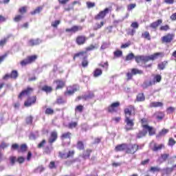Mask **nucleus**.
<instances>
[{"instance_id":"obj_16","label":"nucleus","mask_w":176,"mask_h":176,"mask_svg":"<svg viewBox=\"0 0 176 176\" xmlns=\"http://www.w3.org/2000/svg\"><path fill=\"white\" fill-rule=\"evenodd\" d=\"M78 100H91V98H94V94L92 92H89L88 94H84L82 96H79Z\"/></svg>"},{"instance_id":"obj_62","label":"nucleus","mask_w":176,"mask_h":176,"mask_svg":"<svg viewBox=\"0 0 176 176\" xmlns=\"http://www.w3.org/2000/svg\"><path fill=\"white\" fill-rule=\"evenodd\" d=\"M27 124H32V116H29L26 118Z\"/></svg>"},{"instance_id":"obj_54","label":"nucleus","mask_w":176,"mask_h":176,"mask_svg":"<svg viewBox=\"0 0 176 176\" xmlns=\"http://www.w3.org/2000/svg\"><path fill=\"white\" fill-rule=\"evenodd\" d=\"M41 10H42V8L38 7L37 8L36 10H34V11H32L31 12V14L34 15V14H36L37 13H41Z\"/></svg>"},{"instance_id":"obj_33","label":"nucleus","mask_w":176,"mask_h":176,"mask_svg":"<svg viewBox=\"0 0 176 176\" xmlns=\"http://www.w3.org/2000/svg\"><path fill=\"white\" fill-rule=\"evenodd\" d=\"M42 90L43 91H45V93H52L53 88H52V87L45 85L42 87Z\"/></svg>"},{"instance_id":"obj_18","label":"nucleus","mask_w":176,"mask_h":176,"mask_svg":"<svg viewBox=\"0 0 176 176\" xmlns=\"http://www.w3.org/2000/svg\"><path fill=\"white\" fill-rule=\"evenodd\" d=\"M39 43H42V41L39 38L37 39H30L28 42V45L29 46H36L37 45H39Z\"/></svg>"},{"instance_id":"obj_13","label":"nucleus","mask_w":176,"mask_h":176,"mask_svg":"<svg viewBox=\"0 0 176 176\" xmlns=\"http://www.w3.org/2000/svg\"><path fill=\"white\" fill-rule=\"evenodd\" d=\"M58 138L57 131H54L51 133L50 137L48 139V142L52 145L53 142H56Z\"/></svg>"},{"instance_id":"obj_29","label":"nucleus","mask_w":176,"mask_h":176,"mask_svg":"<svg viewBox=\"0 0 176 176\" xmlns=\"http://www.w3.org/2000/svg\"><path fill=\"white\" fill-rule=\"evenodd\" d=\"M136 101H138V102H141L142 101H145V96L144 95V94H139L137 96L136 98Z\"/></svg>"},{"instance_id":"obj_47","label":"nucleus","mask_w":176,"mask_h":176,"mask_svg":"<svg viewBox=\"0 0 176 176\" xmlns=\"http://www.w3.org/2000/svg\"><path fill=\"white\" fill-rule=\"evenodd\" d=\"M170 26L168 25H162L160 28V31H168Z\"/></svg>"},{"instance_id":"obj_7","label":"nucleus","mask_w":176,"mask_h":176,"mask_svg":"<svg viewBox=\"0 0 176 176\" xmlns=\"http://www.w3.org/2000/svg\"><path fill=\"white\" fill-rule=\"evenodd\" d=\"M131 73L129 72L126 74V76L128 78V80H130L133 78V75H137V74H139V75H141L144 74V72L142 70H140L138 69H132Z\"/></svg>"},{"instance_id":"obj_60","label":"nucleus","mask_w":176,"mask_h":176,"mask_svg":"<svg viewBox=\"0 0 176 176\" xmlns=\"http://www.w3.org/2000/svg\"><path fill=\"white\" fill-rule=\"evenodd\" d=\"M60 21L58 20L54 21L52 23V27L56 28V27L60 24Z\"/></svg>"},{"instance_id":"obj_17","label":"nucleus","mask_w":176,"mask_h":176,"mask_svg":"<svg viewBox=\"0 0 176 176\" xmlns=\"http://www.w3.org/2000/svg\"><path fill=\"white\" fill-rule=\"evenodd\" d=\"M36 102V96H33L32 98H29L28 101L25 102V107H31L32 104H35Z\"/></svg>"},{"instance_id":"obj_34","label":"nucleus","mask_w":176,"mask_h":176,"mask_svg":"<svg viewBox=\"0 0 176 176\" xmlns=\"http://www.w3.org/2000/svg\"><path fill=\"white\" fill-rule=\"evenodd\" d=\"M163 146H164V145H163V144L157 145V144H155L154 146L152 149L154 152H157V151H160L162 149V148H163Z\"/></svg>"},{"instance_id":"obj_45","label":"nucleus","mask_w":176,"mask_h":176,"mask_svg":"<svg viewBox=\"0 0 176 176\" xmlns=\"http://www.w3.org/2000/svg\"><path fill=\"white\" fill-rule=\"evenodd\" d=\"M176 142L174 140V139L173 138H170L168 142V145L169 146H174V145H175Z\"/></svg>"},{"instance_id":"obj_56","label":"nucleus","mask_w":176,"mask_h":176,"mask_svg":"<svg viewBox=\"0 0 176 176\" xmlns=\"http://www.w3.org/2000/svg\"><path fill=\"white\" fill-rule=\"evenodd\" d=\"M25 160V158H24V157H19L16 160V162H18V163H19V164H23V163H24Z\"/></svg>"},{"instance_id":"obj_26","label":"nucleus","mask_w":176,"mask_h":176,"mask_svg":"<svg viewBox=\"0 0 176 176\" xmlns=\"http://www.w3.org/2000/svg\"><path fill=\"white\" fill-rule=\"evenodd\" d=\"M155 81H145L142 87L143 89H146L147 87H149V86H152V85H155Z\"/></svg>"},{"instance_id":"obj_30","label":"nucleus","mask_w":176,"mask_h":176,"mask_svg":"<svg viewBox=\"0 0 176 176\" xmlns=\"http://www.w3.org/2000/svg\"><path fill=\"white\" fill-rule=\"evenodd\" d=\"M90 153H91V150L87 149L86 151H84L82 157L83 159H89L90 157Z\"/></svg>"},{"instance_id":"obj_3","label":"nucleus","mask_w":176,"mask_h":176,"mask_svg":"<svg viewBox=\"0 0 176 176\" xmlns=\"http://www.w3.org/2000/svg\"><path fill=\"white\" fill-rule=\"evenodd\" d=\"M112 10L110 8H105L104 10L100 11L97 15L95 16L94 19L95 20H101L109 13Z\"/></svg>"},{"instance_id":"obj_38","label":"nucleus","mask_w":176,"mask_h":176,"mask_svg":"<svg viewBox=\"0 0 176 176\" xmlns=\"http://www.w3.org/2000/svg\"><path fill=\"white\" fill-rule=\"evenodd\" d=\"M142 38H144V39H148V41H151V34H149V32H144L142 34Z\"/></svg>"},{"instance_id":"obj_1","label":"nucleus","mask_w":176,"mask_h":176,"mask_svg":"<svg viewBox=\"0 0 176 176\" xmlns=\"http://www.w3.org/2000/svg\"><path fill=\"white\" fill-rule=\"evenodd\" d=\"M133 112H135L134 106L131 105L124 109V114H125L124 122L126 124L125 126L126 131L133 130V127H134V118H131V113Z\"/></svg>"},{"instance_id":"obj_31","label":"nucleus","mask_w":176,"mask_h":176,"mask_svg":"<svg viewBox=\"0 0 176 176\" xmlns=\"http://www.w3.org/2000/svg\"><path fill=\"white\" fill-rule=\"evenodd\" d=\"M174 170V166L173 168H166L162 170L163 174H171V172Z\"/></svg>"},{"instance_id":"obj_49","label":"nucleus","mask_w":176,"mask_h":176,"mask_svg":"<svg viewBox=\"0 0 176 176\" xmlns=\"http://www.w3.org/2000/svg\"><path fill=\"white\" fill-rule=\"evenodd\" d=\"M65 102V100H64L61 96H59L56 100V104H64Z\"/></svg>"},{"instance_id":"obj_27","label":"nucleus","mask_w":176,"mask_h":176,"mask_svg":"<svg viewBox=\"0 0 176 176\" xmlns=\"http://www.w3.org/2000/svg\"><path fill=\"white\" fill-rule=\"evenodd\" d=\"M102 75V70L101 69H96L94 72V78H98Z\"/></svg>"},{"instance_id":"obj_48","label":"nucleus","mask_w":176,"mask_h":176,"mask_svg":"<svg viewBox=\"0 0 176 176\" xmlns=\"http://www.w3.org/2000/svg\"><path fill=\"white\" fill-rule=\"evenodd\" d=\"M131 41H129L126 43L122 44L120 47H121V49H126V48L129 47V46H131Z\"/></svg>"},{"instance_id":"obj_63","label":"nucleus","mask_w":176,"mask_h":176,"mask_svg":"<svg viewBox=\"0 0 176 176\" xmlns=\"http://www.w3.org/2000/svg\"><path fill=\"white\" fill-rule=\"evenodd\" d=\"M155 80H156V82H160L162 80V76L160 75H156L154 77V80L153 82H155Z\"/></svg>"},{"instance_id":"obj_51","label":"nucleus","mask_w":176,"mask_h":176,"mask_svg":"<svg viewBox=\"0 0 176 176\" xmlns=\"http://www.w3.org/2000/svg\"><path fill=\"white\" fill-rule=\"evenodd\" d=\"M76 126H78V122H70L68 124V128L69 129H75V127H76Z\"/></svg>"},{"instance_id":"obj_5","label":"nucleus","mask_w":176,"mask_h":176,"mask_svg":"<svg viewBox=\"0 0 176 176\" xmlns=\"http://www.w3.org/2000/svg\"><path fill=\"white\" fill-rule=\"evenodd\" d=\"M79 90V86L78 85H73L69 86L67 88V91L65 93V96H72L74 93L78 91Z\"/></svg>"},{"instance_id":"obj_55","label":"nucleus","mask_w":176,"mask_h":176,"mask_svg":"<svg viewBox=\"0 0 176 176\" xmlns=\"http://www.w3.org/2000/svg\"><path fill=\"white\" fill-rule=\"evenodd\" d=\"M123 52L121 50H117L116 52H114V56L116 57H120L121 56H122Z\"/></svg>"},{"instance_id":"obj_21","label":"nucleus","mask_w":176,"mask_h":176,"mask_svg":"<svg viewBox=\"0 0 176 176\" xmlns=\"http://www.w3.org/2000/svg\"><path fill=\"white\" fill-rule=\"evenodd\" d=\"M142 127L148 131L149 135H153L155 134V130L151 126H148L147 124H143Z\"/></svg>"},{"instance_id":"obj_35","label":"nucleus","mask_w":176,"mask_h":176,"mask_svg":"<svg viewBox=\"0 0 176 176\" xmlns=\"http://www.w3.org/2000/svg\"><path fill=\"white\" fill-rule=\"evenodd\" d=\"M104 24H105L104 21H101L100 23H96V25L94 27V30L97 31V30H100V28L104 26Z\"/></svg>"},{"instance_id":"obj_37","label":"nucleus","mask_w":176,"mask_h":176,"mask_svg":"<svg viewBox=\"0 0 176 176\" xmlns=\"http://www.w3.org/2000/svg\"><path fill=\"white\" fill-rule=\"evenodd\" d=\"M38 137H39V133H38V131H36L35 133H30V140H36Z\"/></svg>"},{"instance_id":"obj_25","label":"nucleus","mask_w":176,"mask_h":176,"mask_svg":"<svg viewBox=\"0 0 176 176\" xmlns=\"http://www.w3.org/2000/svg\"><path fill=\"white\" fill-rule=\"evenodd\" d=\"M170 131L168 129H163L160 133L157 135V138H159V137H164L167 133H168Z\"/></svg>"},{"instance_id":"obj_4","label":"nucleus","mask_w":176,"mask_h":176,"mask_svg":"<svg viewBox=\"0 0 176 176\" xmlns=\"http://www.w3.org/2000/svg\"><path fill=\"white\" fill-rule=\"evenodd\" d=\"M36 58H37L36 55L29 56L28 57V58L21 62V65H22V67H24L25 65H28V64H31V63H34V61H35Z\"/></svg>"},{"instance_id":"obj_36","label":"nucleus","mask_w":176,"mask_h":176,"mask_svg":"<svg viewBox=\"0 0 176 176\" xmlns=\"http://www.w3.org/2000/svg\"><path fill=\"white\" fill-rule=\"evenodd\" d=\"M27 151V144H21L19 149H18L19 153L26 152Z\"/></svg>"},{"instance_id":"obj_46","label":"nucleus","mask_w":176,"mask_h":176,"mask_svg":"<svg viewBox=\"0 0 176 176\" xmlns=\"http://www.w3.org/2000/svg\"><path fill=\"white\" fill-rule=\"evenodd\" d=\"M87 8L88 9H91V8H94V6H96V3H93L91 1H87Z\"/></svg>"},{"instance_id":"obj_28","label":"nucleus","mask_w":176,"mask_h":176,"mask_svg":"<svg viewBox=\"0 0 176 176\" xmlns=\"http://www.w3.org/2000/svg\"><path fill=\"white\" fill-rule=\"evenodd\" d=\"M148 133V131L146 130L143 129L142 131H139V133L137 135V138H142V137H145L146 134Z\"/></svg>"},{"instance_id":"obj_39","label":"nucleus","mask_w":176,"mask_h":176,"mask_svg":"<svg viewBox=\"0 0 176 176\" xmlns=\"http://www.w3.org/2000/svg\"><path fill=\"white\" fill-rule=\"evenodd\" d=\"M166 65H167V61H164L160 64H158V69L163 70L166 68Z\"/></svg>"},{"instance_id":"obj_20","label":"nucleus","mask_w":176,"mask_h":176,"mask_svg":"<svg viewBox=\"0 0 176 176\" xmlns=\"http://www.w3.org/2000/svg\"><path fill=\"white\" fill-rule=\"evenodd\" d=\"M162 23H163V21L162 19H158L157 21L151 23L150 27L151 28H153L155 30L158 28Z\"/></svg>"},{"instance_id":"obj_52","label":"nucleus","mask_w":176,"mask_h":176,"mask_svg":"<svg viewBox=\"0 0 176 176\" xmlns=\"http://www.w3.org/2000/svg\"><path fill=\"white\" fill-rule=\"evenodd\" d=\"M88 65H89V61L87 60V58L82 59V66L84 68H86V67H87Z\"/></svg>"},{"instance_id":"obj_42","label":"nucleus","mask_w":176,"mask_h":176,"mask_svg":"<svg viewBox=\"0 0 176 176\" xmlns=\"http://www.w3.org/2000/svg\"><path fill=\"white\" fill-rule=\"evenodd\" d=\"M65 138H71V133H65L61 135V140H65Z\"/></svg>"},{"instance_id":"obj_12","label":"nucleus","mask_w":176,"mask_h":176,"mask_svg":"<svg viewBox=\"0 0 176 176\" xmlns=\"http://www.w3.org/2000/svg\"><path fill=\"white\" fill-rule=\"evenodd\" d=\"M75 154V151H69L67 153L59 152V157L60 159H68V157H72Z\"/></svg>"},{"instance_id":"obj_9","label":"nucleus","mask_w":176,"mask_h":176,"mask_svg":"<svg viewBox=\"0 0 176 176\" xmlns=\"http://www.w3.org/2000/svg\"><path fill=\"white\" fill-rule=\"evenodd\" d=\"M83 30V27L80 25H74L71 28H67L65 30L66 32H72V34H75V32H78V31H82Z\"/></svg>"},{"instance_id":"obj_19","label":"nucleus","mask_w":176,"mask_h":176,"mask_svg":"<svg viewBox=\"0 0 176 176\" xmlns=\"http://www.w3.org/2000/svg\"><path fill=\"white\" fill-rule=\"evenodd\" d=\"M119 105H120V103L119 102H116L111 104V105L108 108L109 112H116V108H118Z\"/></svg>"},{"instance_id":"obj_50","label":"nucleus","mask_w":176,"mask_h":176,"mask_svg":"<svg viewBox=\"0 0 176 176\" xmlns=\"http://www.w3.org/2000/svg\"><path fill=\"white\" fill-rule=\"evenodd\" d=\"M19 148H20V146H19V144H13L11 146L12 151H19Z\"/></svg>"},{"instance_id":"obj_64","label":"nucleus","mask_w":176,"mask_h":176,"mask_svg":"<svg viewBox=\"0 0 176 176\" xmlns=\"http://www.w3.org/2000/svg\"><path fill=\"white\" fill-rule=\"evenodd\" d=\"M131 27H132V28H135V30H137V28L140 27V25L137 22H133L131 23Z\"/></svg>"},{"instance_id":"obj_15","label":"nucleus","mask_w":176,"mask_h":176,"mask_svg":"<svg viewBox=\"0 0 176 176\" xmlns=\"http://www.w3.org/2000/svg\"><path fill=\"white\" fill-rule=\"evenodd\" d=\"M140 148L138 146L133 144L131 147L126 148V153H131L132 155H133V153H135Z\"/></svg>"},{"instance_id":"obj_44","label":"nucleus","mask_w":176,"mask_h":176,"mask_svg":"<svg viewBox=\"0 0 176 176\" xmlns=\"http://www.w3.org/2000/svg\"><path fill=\"white\" fill-rule=\"evenodd\" d=\"M77 148L80 151H82V150L85 149V145L83 144V142H80V141L78 142L77 143Z\"/></svg>"},{"instance_id":"obj_41","label":"nucleus","mask_w":176,"mask_h":176,"mask_svg":"<svg viewBox=\"0 0 176 176\" xmlns=\"http://www.w3.org/2000/svg\"><path fill=\"white\" fill-rule=\"evenodd\" d=\"M108 62H101L100 64H99V67H102V68H104L106 71H108Z\"/></svg>"},{"instance_id":"obj_22","label":"nucleus","mask_w":176,"mask_h":176,"mask_svg":"<svg viewBox=\"0 0 176 176\" xmlns=\"http://www.w3.org/2000/svg\"><path fill=\"white\" fill-rule=\"evenodd\" d=\"M126 149H127V144H120L116 147V151L117 152L126 151Z\"/></svg>"},{"instance_id":"obj_11","label":"nucleus","mask_w":176,"mask_h":176,"mask_svg":"<svg viewBox=\"0 0 176 176\" xmlns=\"http://www.w3.org/2000/svg\"><path fill=\"white\" fill-rule=\"evenodd\" d=\"M86 41H87V37L85 36H78L76 39V43L80 46L82 45H85V43H86Z\"/></svg>"},{"instance_id":"obj_8","label":"nucleus","mask_w":176,"mask_h":176,"mask_svg":"<svg viewBox=\"0 0 176 176\" xmlns=\"http://www.w3.org/2000/svg\"><path fill=\"white\" fill-rule=\"evenodd\" d=\"M175 35L173 34H168L162 38V41L164 43H170L174 39Z\"/></svg>"},{"instance_id":"obj_57","label":"nucleus","mask_w":176,"mask_h":176,"mask_svg":"<svg viewBox=\"0 0 176 176\" xmlns=\"http://www.w3.org/2000/svg\"><path fill=\"white\" fill-rule=\"evenodd\" d=\"M109 44L107 43H103L100 47V50H105V49H108Z\"/></svg>"},{"instance_id":"obj_2","label":"nucleus","mask_w":176,"mask_h":176,"mask_svg":"<svg viewBox=\"0 0 176 176\" xmlns=\"http://www.w3.org/2000/svg\"><path fill=\"white\" fill-rule=\"evenodd\" d=\"M159 57H163V53L157 52L151 56H144V55H138L135 56V60L136 63H148V61L156 60L159 58Z\"/></svg>"},{"instance_id":"obj_23","label":"nucleus","mask_w":176,"mask_h":176,"mask_svg":"<svg viewBox=\"0 0 176 176\" xmlns=\"http://www.w3.org/2000/svg\"><path fill=\"white\" fill-rule=\"evenodd\" d=\"M55 83H56L57 86L56 87V89H63V87L65 86V82L61 80H58L55 81Z\"/></svg>"},{"instance_id":"obj_32","label":"nucleus","mask_w":176,"mask_h":176,"mask_svg":"<svg viewBox=\"0 0 176 176\" xmlns=\"http://www.w3.org/2000/svg\"><path fill=\"white\" fill-rule=\"evenodd\" d=\"M162 170V168L159 166H151L150 168V171L152 173H160Z\"/></svg>"},{"instance_id":"obj_53","label":"nucleus","mask_w":176,"mask_h":176,"mask_svg":"<svg viewBox=\"0 0 176 176\" xmlns=\"http://www.w3.org/2000/svg\"><path fill=\"white\" fill-rule=\"evenodd\" d=\"M8 39H9V37L0 40V46H4V45L6 44V42H8Z\"/></svg>"},{"instance_id":"obj_43","label":"nucleus","mask_w":176,"mask_h":176,"mask_svg":"<svg viewBox=\"0 0 176 176\" xmlns=\"http://www.w3.org/2000/svg\"><path fill=\"white\" fill-rule=\"evenodd\" d=\"M17 161V158L14 156L10 157V163L11 166H14V163Z\"/></svg>"},{"instance_id":"obj_58","label":"nucleus","mask_w":176,"mask_h":176,"mask_svg":"<svg viewBox=\"0 0 176 176\" xmlns=\"http://www.w3.org/2000/svg\"><path fill=\"white\" fill-rule=\"evenodd\" d=\"M43 170H45V168L42 166H38L37 167L35 170H34V173H42V171H43Z\"/></svg>"},{"instance_id":"obj_59","label":"nucleus","mask_w":176,"mask_h":176,"mask_svg":"<svg viewBox=\"0 0 176 176\" xmlns=\"http://www.w3.org/2000/svg\"><path fill=\"white\" fill-rule=\"evenodd\" d=\"M170 157V154H162L161 155V157L164 162H166L167 159Z\"/></svg>"},{"instance_id":"obj_10","label":"nucleus","mask_w":176,"mask_h":176,"mask_svg":"<svg viewBox=\"0 0 176 176\" xmlns=\"http://www.w3.org/2000/svg\"><path fill=\"white\" fill-rule=\"evenodd\" d=\"M34 91V89L31 87H28L26 89L22 91L19 96V98H23V97H25V96H30L31 93Z\"/></svg>"},{"instance_id":"obj_14","label":"nucleus","mask_w":176,"mask_h":176,"mask_svg":"<svg viewBox=\"0 0 176 176\" xmlns=\"http://www.w3.org/2000/svg\"><path fill=\"white\" fill-rule=\"evenodd\" d=\"M76 57H79L80 60H84L87 58V52H80L74 54L73 59L75 60Z\"/></svg>"},{"instance_id":"obj_61","label":"nucleus","mask_w":176,"mask_h":176,"mask_svg":"<svg viewBox=\"0 0 176 176\" xmlns=\"http://www.w3.org/2000/svg\"><path fill=\"white\" fill-rule=\"evenodd\" d=\"M135 6H137V5L135 3L130 4L127 6V10H129V11L133 10V9H134L135 8Z\"/></svg>"},{"instance_id":"obj_6","label":"nucleus","mask_w":176,"mask_h":176,"mask_svg":"<svg viewBox=\"0 0 176 176\" xmlns=\"http://www.w3.org/2000/svg\"><path fill=\"white\" fill-rule=\"evenodd\" d=\"M10 78L11 79H17L19 78V72H17V70H12L10 74H6L3 79L6 80V79H9Z\"/></svg>"},{"instance_id":"obj_24","label":"nucleus","mask_w":176,"mask_h":176,"mask_svg":"<svg viewBox=\"0 0 176 176\" xmlns=\"http://www.w3.org/2000/svg\"><path fill=\"white\" fill-rule=\"evenodd\" d=\"M163 103L161 102H152L149 104L150 108H157V107H162Z\"/></svg>"},{"instance_id":"obj_40","label":"nucleus","mask_w":176,"mask_h":176,"mask_svg":"<svg viewBox=\"0 0 176 176\" xmlns=\"http://www.w3.org/2000/svg\"><path fill=\"white\" fill-rule=\"evenodd\" d=\"M133 58H135V56H134V54L131 53L129 54L126 58H125V60L126 61H131V60H133Z\"/></svg>"}]
</instances>
